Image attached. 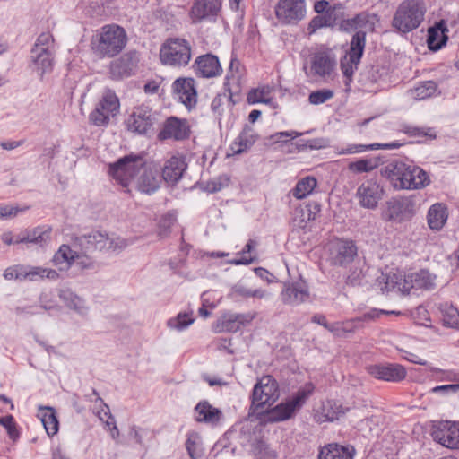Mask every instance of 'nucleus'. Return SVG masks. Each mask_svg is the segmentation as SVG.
Returning <instances> with one entry per match:
<instances>
[{"label":"nucleus","mask_w":459,"mask_h":459,"mask_svg":"<svg viewBox=\"0 0 459 459\" xmlns=\"http://www.w3.org/2000/svg\"><path fill=\"white\" fill-rule=\"evenodd\" d=\"M317 185L316 178L307 176L299 179L295 187L290 191L292 195L297 199H303L308 196Z\"/></svg>","instance_id":"obj_40"},{"label":"nucleus","mask_w":459,"mask_h":459,"mask_svg":"<svg viewBox=\"0 0 459 459\" xmlns=\"http://www.w3.org/2000/svg\"><path fill=\"white\" fill-rule=\"evenodd\" d=\"M75 250L67 245H62L53 256V263L60 271L72 266Z\"/></svg>","instance_id":"obj_38"},{"label":"nucleus","mask_w":459,"mask_h":459,"mask_svg":"<svg viewBox=\"0 0 459 459\" xmlns=\"http://www.w3.org/2000/svg\"><path fill=\"white\" fill-rule=\"evenodd\" d=\"M232 295H238L243 298L253 297L263 299L267 295V293L265 290L260 289L251 290L242 285H236L232 288Z\"/></svg>","instance_id":"obj_50"},{"label":"nucleus","mask_w":459,"mask_h":459,"mask_svg":"<svg viewBox=\"0 0 459 459\" xmlns=\"http://www.w3.org/2000/svg\"><path fill=\"white\" fill-rule=\"evenodd\" d=\"M431 393L446 394L449 392L457 393L459 392V384H450L444 385H437L430 390Z\"/></svg>","instance_id":"obj_63"},{"label":"nucleus","mask_w":459,"mask_h":459,"mask_svg":"<svg viewBox=\"0 0 459 459\" xmlns=\"http://www.w3.org/2000/svg\"><path fill=\"white\" fill-rule=\"evenodd\" d=\"M233 106L231 94L219 93L212 100L211 109L217 118L220 127L223 120H226L227 125L230 122Z\"/></svg>","instance_id":"obj_23"},{"label":"nucleus","mask_w":459,"mask_h":459,"mask_svg":"<svg viewBox=\"0 0 459 459\" xmlns=\"http://www.w3.org/2000/svg\"><path fill=\"white\" fill-rule=\"evenodd\" d=\"M403 145L399 142H392L389 143H372V144H349L344 148H341L337 151L339 155L360 153L370 150H393L398 149Z\"/></svg>","instance_id":"obj_35"},{"label":"nucleus","mask_w":459,"mask_h":459,"mask_svg":"<svg viewBox=\"0 0 459 459\" xmlns=\"http://www.w3.org/2000/svg\"><path fill=\"white\" fill-rule=\"evenodd\" d=\"M440 311L443 316L444 325L450 327L459 325V312L456 307L447 303L441 305Z\"/></svg>","instance_id":"obj_47"},{"label":"nucleus","mask_w":459,"mask_h":459,"mask_svg":"<svg viewBox=\"0 0 459 459\" xmlns=\"http://www.w3.org/2000/svg\"><path fill=\"white\" fill-rule=\"evenodd\" d=\"M4 277L6 280H13V279L22 280V279H24L23 267H22V266L9 267L4 271Z\"/></svg>","instance_id":"obj_61"},{"label":"nucleus","mask_w":459,"mask_h":459,"mask_svg":"<svg viewBox=\"0 0 459 459\" xmlns=\"http://www.w3.org/2000/svg\"><path fill=\"white\" fill-rule=\"evenodd\" d=\"M358 65L359 64H355L351 60H350V57H348V59H347V56H345L344 60H342L341 69H342L343 75L348 80L347 82H345L346 85H348L351 82L352 75H353L355 70H357Z\"/></svg>","instance_id":"obj_58"},{"label":"nucleus","mask_w":459,"mask_h":459,"mask_svg":"<svg viewBox=\"0 0 459 459\" xmlns=\"http://www.w3.org/2000/svg\"><path fill=\"white\" fill-rule=\"evenodd\" d=\"M267 445L262 440L252 444V452L257 459H264L266 455Z\"/></svg>","instance_id":"obj_62"},{"label":"nucleus","mask_w":459,"mask_h":459,"mask_svg":"<svg viewBox=\"0 0 459 459\" xmlns=\"http://www.w3.org/2000/svg\"><path fill=\"white\" fill-rule=\"evenodd\" d=\"M144 165L143 155L129 154L109 164L108 173L123 187H127Z\"/></svg>","instance_id":"obj_6"},{"label":"nucleus","mask_w":459,"mask_h":459,"mask_svg":"<svg viewBox=\"0 0 459 459\" xmlns=\"http://www.w3.org/2000/svg\"><path fill=\"white\" fill-rule=\"evenodd\" d=\"M257 138L258 135L255 133L253 127L248 125H245L242 131L230 147L232 154H241L247 152L254 145Z\"/></svg>","instance_id":"obj_27"},{"label":"nucleus","mask_w":459,"mask_h":459,"mask_svg":"<svg viewBox=\"0 0 459 459\" xmlns=\"http://www.w3.org/2000/svg\"><path fill=\"white\" fill-rule=\"evenodd\" d=\"M403 133L408 134L411 137H420V136H430L435 137V135L430 134L429 132L430 131L429 128H428V131L425 130V128L415 126H405L403 127Z\"/></svg>","instance_id":"obj_59"},{"label":"nucleus","mask_w":459,"mask_h":459,"mask_svg":"<svg viewBox=\"0 0 459 459\" xmlns=\"http://www.w3.org/2000/svg\"><path fill=\"white\" fill-rule=\"evenodd\" d=\"M426 12L424 0H403L394 11L392 27L401 33H409L420 26Z\"/></svg>","instance_id":"obj_3"},{"label":"nucleus","mask_w":459,"mask_h":459,"mask_svg":"<svg viewBox=\"0 0 459 459\" xmlns=\"http://www.w3.org/2000/svg\"><path fill=\"white\" fill-rule=\"evenodd\" d=\"M24 279H28L30 281H36L38 279L48 278L50 280H56L59 277V274L56 271L53 269H47L42 267H31L30 270L26 271L23 268Z\"/></svg>","instance_id":"obj_43"},{"label":"nucleus","mask_w":459,"mask_h":459,"mask_svg":"<svg viewBox=\"0 0 459 459\" xmlns=\"http://www.w3.org/2000/svg\"><path fill=\"white\" fill-rule=\"evenodd\" d=\"M281 300L286 305L298 306L309 298V292L306 286L295 282L284 286L281 293Z\"/></svg>","instance_id":"obj_25"},{"label":"nucleus","mask_w":459,"mask_h":459,"mask_svg":"<svg viewBox=\"0 0 459 459\" xmlns=\"http://www.w3.org/2000/svg\"><path fill=\"white\" fill-rule=\"evenodd\" d=\"M195 74L203 78H213L222 72L219 58L212 54L198 56L193 65Z\"/></svg>","instance_id":"obj_21"},{"label":"nucleus","mask_w":459,"mask_h":459,"mask_svg":"<svg viewBox=\"0 0 459 459\" xmlns=\"http://www.w3.org/2000/svg\"><path fill=\"white\" fill-rule=\"evenodd\" d=\"M186 448L192 459H200L204 455L201 446V438L197 433H190L187 436Z\"/></svg>","instance_id":"obj_46"},{"label":"nucleus","mask_w":459,"mask_h":459,"mask_svg":"<svg viewBox=\"0 0 459 459\" xmlns=\"http://www.w3.org/2000/svg\"><path fill=\"white\" fill-rule=\"evenodd\" d=\"M0 424L5 428L11 439L16 440L18 438L19 432L16 429V424L12 415L0 418Z\"/></svg>","instance_id":"obj_55"},{"label":"nucleus","mask_w":459,"mask_h":459,"mask_svg":"<svg viewBox=\"0 0 459 459\" xmlns=\"http://www.w3.org/2000/svg\"><path fill=\"white\" fill-rule=\"evenodd\" d=\"M300 134V133L296 131L277 132L273 134H271L267 140L270 142V143H288L290 140L295 139Z\"/></svg>","instance_id":"obj_52"},{"label":"nucleus","mask_w":459,"mask_h":459,"mask_svg":"<svg viewBox=\"0 0 459 459\" xmlns=\"http://www.w3.org/2000/svg\"><path fill=\"white\" fill-rule=\"evenodd\" d=\"M431 436L435 441L450 449L459 448V424L440 421L433 426Z\"/></svg>","instance_id":"obj_14"},{"label":"nucleus","mask_w":459,"mask_h":459,"mask_svg":"<svg viewBox=\"0 0 459 459\" xmlns=\"http://www.w3.org/2000/svg\"><path fill=\"white\" fill-rule=\"evenodd\" d=\"M154 123L155 117L152 109L144 105L135 107L125 121L128 131L140 135L151 134Z\"/></svg>","instance_id":"obj_11"},{"label":"nucleus","mask_w":459,"mask_h":459,"mask_svg":"<svg viewBox=\"0 0 459 459\" xmlns=\"http://www.w3.org/2000/svg\"><path fill=\"white\" fill-rule=\"evenodd\" d=\"M193 321L194 320L189 318L186 314H178L177 317L168 321V325L170 328L181 331L191 325Z\"/></svg>","instance_id":"obj_54"},{"label":"nucleus","mask_w":459,"mask_h":459,"mask_svg":"<svg viewBox=\"0 0 459 459\" xmlns=\"http://www.w3.org/2000/svg\"><path fill=\"white\" fill-rule=\"evenodd\" d=\"M336 61L334 56L327 51H319L312 55L310 61L309 72L304 66L307 75L326 77L330 76L334 67Z\"/></svg>","instance_id":"obj_17"},{"label":"nucleus","mask_w":459,"mask_h":459,"mask_svg":"<svg viewBox=\"0 0 459 459\" xmlns=\"http://www.w3.org/2000/svg\"><path fill=\"white\" fill-rule=\"evenodd\" d=\"M377 22H378L377 13L361 12L351 19L344 20L342 26L346 30H359L367 33V31H374Z\"/></svg>","instance_id":"obj_24"},{"label":"nucleus","mask_w":459,"mask_h":459,"mask_svg":"<svg viewBox=\"0 0 459 459\" xmlns=\"http://www.w3.org/2000/svg\"><path fill=\"white\" fill-rule=\"evenodd\" d=\"M355 449L352 446L330 443L321 447L318 459H353Z\"/></svg>","instance_id":"obj_26"},{"label":"nucleus","mask_w":459,"mask_h":459,"mask_svg":"<svg viewBox=\"0 0 459 459\" xmlns=\"http://www.w3.org/2000/svg\"><path fill=\"white\" fill-rule=\"evenodd\" d=\"M279 398L278 384L271 376L263 377L254 386L251 409L254 411L273 404Z\"/></svg>","instance_id":"obj_10"},{"label":"nucleus","mask_w":459,"mask_h":459,"mask_svg":"<svg viewBox=\"0 0 459 459\" xmlns=\"http://www.w3.org/2000/svg\"><path fill=\"white\" fill-rule=\"evenodd\" d=\"M107 241V235L100 232H92L76 238L81 252L87 254L92 253L95 250H103Z\"/></svg>","instance_id":"obj_33"},{"label":"nucleus","mask_w":459,"mask_h":459,"mask_svg":"<svg viewBox=\"0 0 459 459\" xmlns=\"http://www.w3.org/2000/svg\"><path fill=\"white\" fill-rule=\"evenodd\" d=\"M246 319V316L242 314H227L221 317V331H237L239 328V325L244 324Z\"/></svg>","instance_id":"obj_45"},{"label":"nucleus","mask_w":459,"mask_h":459,"mask_svg":"<svg viewBox=\"0 0 459 459\" xmlns=\"http://www.w3.org/2000/svg\"><path fill=\"white\" fill-rule=\"evenodd\" d=\"M125 29L116 23L106 24L95 31L91 39V49L98 58H112L119 55L127 44Z\"/></svg>","instance_id":"obj_2"},{"label":"nucleus","mask_w":459,"mask_h":459,"mask_svg":"<svg viewBox=\"0 0 459 459\" xmlns=\"http://www.w3.org/2000/svg\"><path fill=\"white\" fill-rule=\"evenodd\" d=\"M333 95V91L329 89H322L312 91L308 96V101L313 105H319L331 100Z\"/></svg>","instance_id":"obj_51"},{"label":"nucleus","mask_w":459,"mask_h":459,"mask_svg":"<svg viewBox=\"0 0 459 459\" xmlns=\"http://www.w3.org/2000/svg\"><path fill=\"white\" fill-rule=\"evenodd\" d=\"M50 228L39 227L31 231H29L25 237L17 238L15 239L16 244L18 243H33L43 246L50 240Z\"/></svg>","instance_id":"obj_37"},{"label":"nucleus","mask_w":459,"mask_h":459,"mask_svg":"<svg viewBox=\"0 0 459 459\" xmlns=\"http://www.w3.org/2000/svg\"><path fill=\"white\" fill-rule=\"evenodd\" d=\"M72 266L80 272L93 271L96 269V262L87 253L75 251Z\"/></svg>","instance_id":"obj_44"},{"label":"nucleus","mask_w":459,"mask_h":459,"mask_svg":"<svg viewBox=\"0 0 459 459\" xmlns=\"http://www.w3.org/2000/svg\"><path fill=\"white\" fill-rule=\"evenodd\" d=\"M195 413L196 421L212 425L217 424L222 416L221 410L207 401L199 402L195 407Z\"/></svg>","instance_id":"obj_32"},{"label":"nucleus","mask_w":459,"mask_h":459,"mask_svg":"<svg viewBox=\"0 0 459 459\" xmlns=\"http://www.w3.org/2000/svg\"><path fill=\"white\" fill-rule=\"evenodd\" d=\"M345 411L342 405L333 400H328L322 405V415L328 421L338 420Z\"/></svg>","instance_id":"obj_42"},{"label":"nucleus","mask_w":459,"mask_h":459,"mask_svg":"<svg viewBox=\"0 0 459 459\" xmlns=\"http://www.w3.org/2000/svg\"><path fill=\"white\" fill-rule=\"evenodd\" d=\"M120 103L116 93L106 90L95 108L89 116L90 122L97 126L108 125L111 117H115L119 110Z\"/></svg>","instance_id":"obj_9"},{"label":"nucleus","mask_w":459,"mask_h":459,"mask_svg":"<svg viewBox=\"0 0 459 459\" xmlns=\"http://www.w3.org/2000/svg\"><path fill=\"white\" fill-rule=\"evenodd\" d=\"M377 160L372 159H360L357 161L351 162L348 165V169L354 173H364L372 171L377 167Z\"/></svg>","instance_id":"obj_49"},{"label":"nucleus","mask_w":459,"mask_h":459,"mask_svg":"<svg viewBox=\"0 0 459 459\" xmlns=\"http://www.w3.org/2000/svg\"><path fill=\"white\" fill-rule=\"evenodd\" d=\"M448 30L446 22L442 20L437 22L433 27L428 30L427 44L430 50L437 51L441 49L448 39Z\"/></svg>","instance_id":"obj_31"},{"label":"nucleus","mask_w":459,"mask_h":459,"mask_svg":"<svg viewBox=\"0 0 459 459\" xmlns=\"http://www.w3.org/2000/svg\"><path fill=\"white\" fill-rule=\"evenodd\" d=\"M366 46V32L358 30L351 38L347 56L355 64H359Z\"/></svg>","instance_id":"obj_36"},{"label":"nucleus","mask_w":459,"mask_h":459,"mask_svg":"<svg viewBox=\"0 0 459 459\" xmlns=\"http://www.w3.org/2000/svg\"><path fill=\"white\" fill-rule=\"evenodd\" d=\"M85 398L90 402L95 403L96 406L99 408L97 415L100 418V420H104L103 417L101 416L102 413L105 416H108L106 425L110 428V435L112 438L116 439L119 436V431L116 425L114 417L109 412L108 406L104 403L102 398L100 397L98 392L95 389L91 390V394H86Z\"/></svg>","instance_id":"obj_28"},{"label":"nucleus","mask_w":459,"mask_h":459,"mask_svg":"<svg viewBox=\"0 0 459 459\" xmlns=\"http://www.w3.org/2000/svg\"><path fill=\"white\" fill-rule=\"evenodd\" d=\"M357 255V247L353 241L337 239L329 247V262L334 266H346Z\"/></svg>","instance_id":"obj_12"},{"label":"nucleus","mask_w":459,"mask_h":459,"mask_svg":"<svg viewBox=\"0 0 459 459\" xmlns=\"http://www.w3.org/2000/svg\"><path fill=\"white\" fill-rule=\"evenodd\" d=\"M448 217L447 208L444 204H432L428 212V224L431 230H439L446 222Z\"/></svg>","instance_id":"obj_34"},{"label":"nucleus","mask_w":459,"mask_h":459,"mask_svg":"<svg viewBox=\"0 0 459 459\" xmlns=\"http://www.w3.org/2000/svg\"><path fill=\"white\" fill-rule=\"evenodd\" d=\"M268 91L265 89H254L247 94V101L251 104L269 103L270 98L267 97Z\"/></svg>","instance_id":"obj_53"},{"label":"nucleus","mask_w":459,"mask_h":459,"mask_svg":"<svg viewBox=\"0 0 459 459\" xmlns=\"http://www.w3.org/2000/svg\"><path fill=\"white\" fill-rule=\"evenodd\" d=\"M107 242H105V247L103 250L111 251V252H118L124 249L127 246V242L126 239L122 238H109L107 235Z\"/></svg>","instance_id":"obj_56"},{"label":"nucleus","mask_w":459,"mask_h":459,"mask_svg":"<svg viewBox=\"0 0 459 459\" xmlns=\"http://www.w3.org/2000/svg\"><path fill=\"white\" fill-rule=\"evenodd\" d=\"M306 14L304 0H279L275 15L282 23L290 24L302 20Z\"/></svg>","instance_id":"obj_13"},{"label":"nucleus","mask_w":459,"mask_h":459,"mask_svg":"<svg viewBox=\"0 0 459 459\" xmlns=\"http://www.w3.org/2000/svg\"><path fill=\"white\" fill-rule=\"evenodd\" d=\"M383 280L385 281V286L381 287V290L388 292L400 285L402 276L394 273H388L383 276Z\"/></svg>","instance_id":"obj_57"},{"label":"nucleus","mask_w":459,"mask_h":459,"mask_svg":"<svg viewBox=\"0 0 459 459\" xmlns=\"http://www.w3.org/2000/svg\"><path fill=\"white\" fill-rule=\"evenodd\" d=\"M396 190H419L430 184L429 174L420 167L403 160L388 162L381 171Z\"/></svg>","instance_id":"obj_1"},{"label":"nucleus","mask_w":459,"mask_h":459,"mask_svg":"<svg viewBox=\"0 0 459 459\" xmlns=\"http://www.w3.org/2000/svg\"><path fill=\"white\" fill-rule=\"evenodd\" d=\"M137 65L135 52H128L115 59L109 65V74L113 79L130 76Z\"/></svg>","instance_id":"obj_22"},{"label":"nucleus","mask_w":459,"mask_h":459,"mask_svg":"<svg viewBox=\"0 0 459 459\" xmlns=\"http://www.w3.org/2000/svg\"><path fill=\"white\" fill-rule=\"evenodd\" d=\"M437 91V84L433 81H426L415 87L411 94L416 100H424L431 97Z\"/></svg>","instance_id":"obj_48"},{"label":"nucleus","mask_w":459,"mask_h":459,"mask_svg":"<svg viewBox=\"0 0 459 459\" xmlns=\"http://www.w3.org/2000/svg\"><path fill=\"white\" fill-rule=\"evenodd\" d=\"M54 39L49 32H42L37 39L30 54L33 70L42 79L54 66Z\"/></svg>","instance_id":"obj_5"},{"label":"nucleus","mask_w":459,"mask_h":459,"mask_svg":"<svg viewBox=\"0 0 459 459\" xmlns=\"http://www.w3.org/2000/svg\"><path fill=\"white\" fill-rule=\"evenodd\" d=\"M416 276L419 278V280L423 281V282L420 285V287L426 290H430L434 287L433 278L428 271L422 270Z\"/></svg>","instance_id":"obj_64"},{"label":"nucleus","mask_w":459,"mask_h":459,"mask_svg":"<svg viewBox=\"0 0 459 459\" xmlns=\"http://www.w3.org/2000/svg\"><path fill=\"white\" fill-rule=\"evenodd\" d=\"M189 134L190 127L186 119L170 117L164 123L163 128L158 134V138L160 140L173 139L181 141L188 138Z\"/></svg>","instance_id":"obj_19"},{"label":"nucleus","mask_w":459,"mask_h":459,"mask_svg":"<svg viewBox=\"0 0 459 459\" xmlns=\"http://www.w3.org/2000/svg\"><path fill=\"white\" fill-rule=\"evenodd\" d=\"M160 177L157 169L147 168L145 165L141 169V175L137 179V188L145 194H152L160 187Z\"/></svg>","instance_id":"obj_29"},{"label":"nucleus","mask_w":459,"mask_h":459,"mask_svg":"<svg viewBox=\"0 0 459 459\" xmlns=\"http://www.w3.org/2000/svg\"><path fill=\"white\" fill-rule=\"evenodd\" d=\"M173 91L178 100L188 109L196 105L197 93L195 80L192 78H178L173 83Z\"/></svg>","instance_id":"obj_20"},{"label":"nucleus","mask_w":459,"mask_h":459,"mask_svg":"<svg viewBox=\"0 0 459 459\" xmlns=\"http://www.w3.org/2000/svg\"><path fill=\"white\" fill-rule=\"evenodd\" d=\"M59 297L69 308L74 309L77 313L84 315L87 312L88 308L85 306L84 300L71 290H62Z\"/></svg>","instance_id":"obj_39"},{"label":"nucleus","mask_w":459,"mask_h":459,"mask_svg":"<svg viewBox=\"0 0 459 459\" xmlns=\"http://www.w3.org/2000/svg\"><path fill=\"white\" fill-rule=\"evenodd\" d=\"M416 213V204L412 196L394 197L385 203L383 217L386 221L403 222Z\"/></svg>","instance_id":"obj_8"},{"label":"nucleus","mask_w":459,"mask_h":459,"mask_svg":"<svg viewBox=\"0 0 459 459\" xmlns=\"http://www.w3.org/2000/svg\"><path fill=\"white\" fill-rule=\"evenodd\" d=\"M40 417L47 434L49 437L56 435L58 431L59 422L55 411L48 407L41 411Z\"/></svg>","instance_id":"obj_41"},{"label":"nucleus","mask_w":459,"mask_h":459,"mask_svg":"<svg viewBox=\"0 0 459 459\" xmlns=\"http://www.w3.org/2000/svg\"><path fill=\"white\" fill-rule=\"evenodd\" d=\"M313 391L314 385L311 383L306 384L285 403H281L269 411L270 420L279 422L292 418L301 409Z\"/></svg>","instance_id":"obj_7"},{"label":"nucleus","mask_w":459,"mask_h":459,"mask_svg":"<svg viewBox=\"0 0 459 459\" xmlns=\"http://www.w3.org/2000/svg\"><path fill=\"white\" fill-rule=\"evenodd\" d=\"M186 164L182 158L173 156L169 159L162 169V178L169 184L177 183L183 176Z\"/></svg>","instance_id":"obj_30"},{"label":"nucleus","mask_w":459,"mask_h":459,"mask_svg":"<svg viewBox=\"0 0 459 459\" xmlns=\"http://www.w3.org/2000/svg\"><path fill=\"white\" fill-rule=\"evenodd\" d=\"M384 195V189L375 181L367 180L357 189L356 197L359 204L368 209H375Z\"/></svg>","instance_id":"obj_18"},{"label":"nucleus","mask_w":459,"mask_h":459,"mask_svg":"<svg viewBox=\"0 0 459 459\" xmlns=\"http://www.w3.org/2000/svg\"><path fill=\"white\" fill-rule=\"evenodd\" d=\"M306 210L307 215L305 216L304 213L302 214V222L315 220L316 214L319 213L321 211V206L318 203L312 202L306 205Z\"/></svg>","instance_id":"obj_60"},{"label":"nucleus","mask_w":459,"mask_h":459,"mask_svg":"<svg viewBox=\"0 0 459 459\" xmlns=\"http://www.w3.org/2000/svg\"><path fill=\"white\" fill-rule=\"evenodd\" d=\"M223 0H193L190 16L193 22L215 19L221 12Z\"/></svg>","instance_id":"obj_16"},{"label":"nucleus","mask_w":459,"mask_h":459,"mask_svg":"<svg viewBox=\"0 0 459 459\" xmlns=\"http://www.w3.org/2000/svg\"><path fill=\"white\" fill-rule=\"evenodd\" d=\"M367 372L373 377L388 382H399L406 377L407 372L400 364L379 363L367 367Z\"/></svg>","instance_id":"obj_15"},{"label":"nucleus","mask_w":459,"mask_h":459,"mask_svg":"<svg viewBox=\"0 0 459 459\" xmlns=\"http://www.w3.org/2000/svg\"><path fill=\"white\" fill-rule=\"evenodd\" d=\"M191 57L192 48L185 39L169 38L162 43L160 49V62L172 67L187 65Z\"/></svg>","instance_id":"obj_4"}]
</instances>
